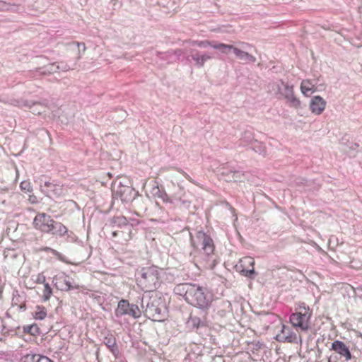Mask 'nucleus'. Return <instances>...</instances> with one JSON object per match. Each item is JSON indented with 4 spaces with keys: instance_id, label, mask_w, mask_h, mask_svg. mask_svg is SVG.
<instances>
[{
    "instance_id": "nucleus-25",
    "label": "nucleus",
    "mask_w": 362,
    "mask_h": 362,
    "mask_svg": "<svg viewBox=\"0 0 362 362\" xmlns=\"http://www.w3.org/2000/svg\"><path fill=\"white\" fill-rule=\"evenodd\" d=\"M21 189L24 192H31L32 186L28 181H23L20 185Z\"/></svg>"
},
{
    "instance_id": "nucleus-3",
    "label": "nucleus",
    "mask_w": 362,
    "mask_h": 362,
    "mask_svg": "<svg viewBox=\"0 0 362 362\" xmlns=\"http://www.w3.org/2000/svg\"><path fill=\"white\" fill-rule=\"evenodd\" d=\"M192 246L197 249H202L204 254L206 256V259L204 260L205 264L204 265L205 269H213L215 264L214 261L211 262L214 252V244L211 237L206 235L205 233L199 231L197 233L194 238L191 239Z\"/></svg>"
},
{
    "instance_id": "nucleus-10",
    "label": "nucleus",
    "mask_w": 362,
    "mask_h": 362,
    "mask_svg": "<svg viewBox=\"0 0 362 362\" xmlns=\"http://www.w3.org/2000/svg\"><path fill=\"white\" fill-rule=\"evenodd\" d=\"M54 283L55 287L62 291H67L71 288H77L71 285L69 276L64 273L57 275L54 278Z\"/></svg>"
},
{
    "instance_id": "nucleus-19",
    "label": "nucleus",
    "mask_w": 362,
    "mask_h": 362,
    "mask_svg": "<svg viewBox=\"0 0 362 362\" xmlns=\"http://www.w3.org/2000/svg\"><path fill=\"white\" fill-rule=\"evenodd\" d=\"M214 49L220 50L223 54H228L230 50L233 51L234 46L227 45L224 43H216L214 42V45H211Z\"/></svg>"
},
{
    "instance_id": "nucleus-34",
    "label": "nucleus",
    "mask_w": 362,
    "mask_h": 362,
    "mask_svg": "<svg viewBox=\"0 0 362 362\" xmlns=\"http://www.w3.org/2000/svg\"><path fill=\"white\" fill-rule=\"evenodd\" d=\"M286 339H288V338H289V337H288V335H286Z\"/></svg>"
},
{
    "instance_id": "nucleus-8",
    "label": "nucleus",
    "mask_w": 362,
    "mask_h": 362,
    "mask_svg": "<svg viewBox=\"0 0 362 362\" xmlns=\"http://www.w3.org/2000/svg\"><path fill=\"white\" fill-rule=\"evenodd\" d=\"M327 106V102L320 95L313 96L309 103L311 112L315 115H320Z\"/></svg>"
},
{
    "instance_id": "nucleus-18",
    "label": "nucleus",
    "mask_w": 362,
    "mask_h": 362,
    "mask_svg": "<svg viewBox=\"0 0 362 362\" xmlns=\"http://www.w3.org/2000/svg\"><path fill=\"white\" fill-rule=\"evenodd\" d=\"M284 98L286 100V102L290 107L295 109H299L301 107V101L295 95L294 93Z\"/></svg>"
},
{
    "instance_id": "nucleus-16",
    "label": "nucleus",
    "mask_w": 362,
    "mask_h": 362,
    "mask_svg": "<svg viewBox=\"0 0 362 362\" xmlns=\"http://www.w3.org/2000/svg\"><path fill=\"white\" fill-rule=\"evenodd\" d=\"M278 90L279 93L284 98L294 93L293 86L289 85L284 81H281V84L279 86Z\"/></svg>"
},
{
    "instance_id": "nucleus-26",
    "label": "nucleus",
    "mask_w": 362,
    "mask_h": 362,
    "mask_svg": "<svg viewBox=\"0 0 362 362\" xmlns=\"http://www.w3.org/2000/svg\"><path fill=\"white\" fill-rule=\"evenodd\" d=\"M41 107L42 108H43V105L40 103H33V106L32 107L30 106L29 107L30 108H33V110H32V112L33 114L40 115L41 113V110H38L37 108H35V107Z\"/></svg>"
},
{
    "instance_id": "nucleus-21",
    "label": "nucleus",
    "mask_w": 362,
    "mask_h": 362,
    "mask_svg": "<svg viewBox=\"0 0 362 362\" xmlns=\"http://www.w3.org/2000/svg\"><path fill=\"white\" fill-rule=\"evenodd\" d=\"M69 46H74L77 48L78 49V52L76 54V59H79L81 56H82V54L84 53L85 50H86V45L84 43H81V42H73L70 44H69Z\"/></svg>"
},
{
    "instance_id": "nucleus-22",
    "label": "nucleus",
    "mask_w": 362,
    "mask_h": 362,
    "mask_svg": "<svg viewBox=\"0 0 362 362\" xmlns=\"http://www.w3.org/2000/svg\"><path fill=\"white\" fill-rule=\"evenodd\" d=\"M52 294V289L49 285L48 283L44 284V288L42 291V298L44 302H46L49 300Z\"/></svg>"
},
{
    "instance_id": "nucleus-33",
    "label": "nucleus",
    "mask_w": 362,
    "mask_h": 362,
    "mask_svg": "<svg viewBox=\"0 0 362 362\" xmlns=\"http://www.w3.org/2000/svg\"><path fill=\"white\" fill-rule=\"evenodd\" d=\"M241 44H242V45H246V46H250V45H249V44H247V43H245V42H242Z\"/></svg>"
},
{
    "instance_id": "nucleus-30",
    "label": "nucleus",
    "mask_w": 362,
    "mask_h": 362,
    "mask_svg": "<svg viewBox=\"0 0 362 362\" xmlns=\"http://www.w3.org/2000/svg\"><path fill=\"white\" fill-rule=\"evenodd\" d=\"M288 331H289V328L286 327L285 325H283L282 327V329H281V333L283 334H287L288 333Z\"/></svg>"
},
{
    "instance_id": "nucleus-9",
    "label": "nucleus",
    "mask_w": 362,
    "mask_h": 362,
    "mask_svg": "<svg viewBox=\"0 0 362 362\" xmlns=\"http://www.w3.org/2000/svg\"><path fill=\"white\" fill-rule=\"evenodd\" d=\"M330 349L340 355V357L343 358L346 362L351 358V354L349 347L341 341L335 340L333 341Z\"/></svg>"
},
{
    "instance_id": "nucleus-13",
    "label": "nucleus",
    "mask_w": 362,
    "mask_h": 362,
    "mask_svg": "<svg viewBox=\"0 0 362 362\" xmlns=\"http://www.w3.org/2000/svg\"><path fill=\"white\" fill-rule=\"evenodd\" d=\"M22 362H53L48 357L39 354H27L22 358Z\"/></svg>"
},
{
    "instance_id": "nucleus-1",
    "label": "nucleus",
    "mask_w": 362,
    "mask_h": 362,
    "mask_svg": "<svg viewBox=\"0 0 362 362\" xmlns=\"http://www.w3.org/2000/svg\"><path fill=\"white\" fill-rule=\"evenodd\" d=\"M33 226L35 229L45 233H50L57 236H64L67 228L61 222L54 221L51 216L44 212H39L35 216Z\"/></svg>"
},
{
    "instance_id": "nucleus-29",
    "label": "nucleus",
    "mask_w": 362,
    "mask_h": 362,
    "mask_svg": "<svg viewBox=\"0 0 362 362\" xmlns=\"http://www.w3.org/2000/svg\"><path fill=\"white\" fill-rule=\"evenodd\" d=\"M328 362H341L337 360L336 355H331L328 359Z\"/></svg>"
},
{
    "instance_id": "nucleus-2",
    "label": "nucleus",
    "mask_w": 362,
    "mask_h": 362,
    "mask_svg": "<svg viewBox=\"0 0 362 362\" xmlns=\"http://www.w3.org/2000/svg\"><path fill=\"white\" fill-rule=\"evenodd\" d=\"M184 286L185 299L188 303L202 308H207L210 305L212 298L206 288L192 284Z\"/></svg>"
},
{
    "instance_id": "nucleus-15",
    "label": "nucleus",
    "mask_w": 362,
    "mask_h": 362,
    "mask_svg": "<svg viewBox=\"0 0 362 362\" xmlns=\"http://www.w3.org/2000/svg\"><path fill=\"white\" fill-rule=\"evenodd\" d=\"M233 53L235 54V56L239 58L241 60H247L250 62H255L256 58L255 57L250 54L249 53L244 52L243 50H240V49L235 47L233 49Z\"/></svg>"
},
{
    "instance_id": "nucleus-12",
    "label": "nucleus",
    "mask_w": 362,
    "mask_h": 362,
    "mask_svg": "<svg viewBox=\"0 0 362 362\" xmlns=\"http://www.w3.org/2000/svg\"><path fill=\"white\" fill-rule=\"evenodd\" d=\"M300 88L302 94L306 97L316 90L315 86L310 80H303Z\"/></svg>"
},
{
    "instance_id": "nucleus-14",
    "label": "nucleus",
    "mask_w": 362,
    "mask_h": 362,
    "mask_svg": "<svg viewBox=\"0 0 362 362\" xmlns=\"http://www.w3.org/2000/svg\"><path fill=\"white\" fill-rule=\"evenodd\" d=\"M22 362H53L48 357L39 354H27L22 358Z\"/></svg>"
},
{
    "instance_id": "nucleus-5",
    "label": "nucleus",
    "mask_w": 362,
    "mask_h": 362,
    "mask_svg": "<svg viewBox=\"0 0 362 362\" xmlns=\"http://www.w3.org/2000/svg\"><path fill=\"white\" fill-rule=\"evenodd\" d=\"M140 286L146 291H151L158 288L159 283V270L157 267L151 266L142 270Z\"/></svg>"
},
{
    "instance_id": "nucleus-27",
    "label": "nucleus",
    "mask_w": 362,
    "mask_h": 362,
    "mask_svg": "<svg viewBox=\"0 0 362 362\" xmlns=\"http://www.w3.org/2000/svg\"><path fill=\"white\" fill-rule=\"evenodd\" d=\"M45 281H46V277L43 274H38L37 275L36 279H35L36 283L45 284H46Z\"/></svg>"
},
{
    "instance_id": "nucleus-28",
    "label": "nucleus",
    "mask_w": 362,
    "mask_h": 362,
    "mask_svg": "<svg viewBox=\"0 0 362 362\" xmlns=\"http://www.w3.org/2000/svg\"><path fill=\"white\" fill-rule=\"evenodd\" d=\"M52 253L58 259H59L62 262H66L65 257L60 252L54 250H52Z\"/></svg>"
},
{
    "instance_id": "nucleus-23",
    "label": "nucleus",
    "mask_w": 362,
    "mask_h": 362,
    "mask_svg": "<svg viewBox=\"0 0 362 362\" xmlns=\"http://www.w3.org/2000/svg\"><path fill=\"white\" fill-rule=\"evenodd\" d=\"M192 58L196 62L197 64L202 66L204 64L205 62L209 59L211 57L207 55H200L199 54H197L193 55Z\"/></svg>"
},
{
    "instance_id": "nucleus-17",
    "label": "nucleus",
    "mask_w": 362,
    "mask_h": 362,
    "mask_svg": "<svg viewBox=\"0 0 362 362\" xmlns=\"http://www.w3.org/2000/svg\"><path fill=\"white\" fill-rule=\"evenodd\" d=\"M47 309L43 305H37L35 308V311L33 313L34 319L42 320L47 317Z\"/></svg>"
},
{
    "instance_id": "nucleus-32",
    "label": "nucleus",
    "mask_w": 362,
    "mask_h": 362,
    "mask_svg": "<svg viewBox=\"0 0 362 362\" xmlns=\"http://www.w3.org/2000/svg\"><path fill=\"white\" fill-rule=\"evenodd\" d=\"M117 235H118V233L116 231L112 233V237H116V236H117Z\"/></svg>"
},
{
    "instance_id": "nucleus-6",
    "label": "nucleus",
    "mask_w": 362,
    "mask_h": 362,
    "mask_svg": "<svg viewBox=\"0 0 362 362\" xmlns=\"http://www.w3.org/2000/svg\"><path fill=\"white\" fill-rule=\"evenodd\" d=\"M117 317H122L125 315L138 318L140 317V310L137 305L130 304L127 300L122 299L119 301L117 308L115 310Z\"/></svg>"
},
{
    "instance_id": "nucleus-24",
    "label": "nucleus",
    "mask_w": 362,
    "mask_h": 362,
    "mask_svg": "<svg viewBox=\"0 0 362 362\" xmlns=\"http://www.w3.org/2000/svg\"><path fill=\"white\" fill-rule=\"evenodd\" d=\"M192 45H197L199 47H206L208 46L211 47V45H214V42H210L209 40L194 41V42H192Z\"/></svg>"
},
{
    "instance_id": "nucleus-4",
    "label": "nucleus",
    "mask_w": 362,
    "mask_h": 362,
    "mask_svg": "<svg viewBox=\"0 0 362 362\" xmlns=\"http://www.w3.org/2000/svg\"><path fill=\"white\" fill-rule=\"evenodd\" d=\"M312 310L304 303H300L296 308V312L291 315L290 322L292 326L300 331H307L310 327Z\"/></svg>"
},
{
    "instance_id": "nucleus-7",
    "label": "nucleus",
    "mask_w": 362,
    "mask_h": 362,
    "mask_svg": "<svg viewBox=\"0 0 362 362\" xmlns=\"http://www.w3.org/2000/svg\"><path fill=\"white\" fill-rule=\"evenodd\" d=\"M255 259L251 257H244L240 259L236 266L240 273L247 277H252L255 274Z\"/></svg>"
},
{
    "instance_id": "nucleus-20",
    "label": "nucleus",
    "mask_w": 362,
    "mask_h": 362,
    "mask_svg": "<svg viewBox=\"0 0 362 362\" xmlns=\"http://www.w3.org/2000/svg\"><path fill=\"white\" fill-rule=\"evenodd\" d=\"M104 342L113 354L117 351L116 339L112 335L106 337L105 338Z\"/></svg>"
},
{
    "instance_id": "nucleus-11",
    "label": "nucleus",
    "mask_w": 362,
    "mask_h": 362,
    "mask_svg": "<svg viewBox=\"0 0 362 362\" xmlns=\"http://www.w3.org/2000/svg\"><path fill=\"white\" fill-rule=\"evenodd\" d=\"M132 189L126 186H120L117 190L115 191L114 195L118 197L123 202H129L132 198Z\"/></svg>"
},
{
    "instance_id": "nucleus-31",
    "label": "nucleus",
    "mask_w": 362,
    "mask_h": 362,
    "mask_svg": "<svg viewBox=\"0 0 362 362\" xmlns=\"http://www.w3.org/2000/svg\"><path fill=\"white\" fill-rule=\"evenodd\" d=\"M45 186L47 187V188H52L53 187H55L56 185H54L53 183L52 182H45Z\"/></svg>"
}]
</instances>
